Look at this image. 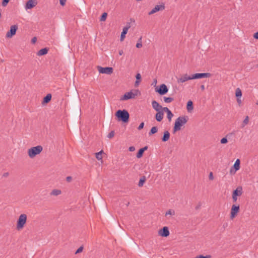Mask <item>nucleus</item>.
Returning <instances> with one entry per match:
<instances>
[{"mask_svg": "<svg viewBox=\"0 0 258 258\" xmlns=\"http://www.w3.org/2000/svg\"><path fill=\"white\" fill-rule=\"evenodd\" d=\"M138 42H142V37H140V38L139 39V40H138Z\"/></svg>", "mask_w": 258, "mask_h": 258, "instance_id": "bf43d9fd", "label": "nucleus"}, {"mask_svg": "<svg viewBox=\"0 0 258 258\" xmlns=\"http://www.w3.org/2000/svg\"><path fill=\"white\" fill-rule=\"evenodd\" d=\"M10 0H3L2 5L3 7H6L7 6L8 4L9 3Z\"/></svg>", "mask_w": 258, "mask_h": 258, "instance_id": "4c0bfd02", "label": "nucleus"}, {"mask_svg": "<svg viewBox=\"0 0 258 258\" xmlns=\"http://www.w3.org/2000/svg\"><path fill=\"white\" fill-rule=\"evenodd\" d=\"M140 83V81H136L135 83V87H137L139 86V83Z\"/></svg>", "mask_w": 258, "mask_h": 258, "instance_id": "603ef678", "label": "nucleus"}, {"mask_svg": "<svg viewBox=\"0 0 258 258\" xmlns=\"http://www.w3.org/2000/svg\"><path fill=\"white\" fill-rule=\"evenodd\" d=\"M147 149H148V147L147 146H145V147H144L139 149V150L138 151V153L137 154L136 157L138 158H141L143 156V155L144 152L146 150H147Z\"/></svg>", "mask_w": 258, "mask_h": 258, "instance_id": "aec40b11", "label": "nucleus"}, {"mask_svg": "<svg viewBox=\"0 0 258 258\" xmlns=\"http://www.w3.org/2000/svg\"><path fill=\"white\" fill-rule=\"evenodd\" d=\"M186 108L188 111H190L194 109L193 102L191 100H189L186 105Z\"/></svg>", "mask_w": 258, "mask_h": 258, "instance_id": "b1692460", "label": "nucleus"}, {"mask_svg": "<svg viewBox=\"0 0 258 258\" xmlns=\"http://www.w3.org/2000/svg\"><path fill=\"white\" fill-rule=\"evenodd\" d=\"M170 133L166 131L164 132L163 136L161 138V140L163 142H167L170 138Z\"/></svg>", "mask_w": 258, "mask_h": 258, "instance_id": "412c9836", "label": "nucleus"}, {"mask_svg": "<svg viewBox=\"0 0 258 258\" xmlns=\"http://www.w3.org/2000/svg\"><path fill=\"white\" fill-rule=\"evenodd\" d=\"M240 160L239 159H237L236 161L235 162L233 166L230 169V173H232L233 171V168L234 169V171L233 172V174H235L236 171L240 169Z\"/></svg>", "mask_w": 258, "mask_h": 258, "instance_id": "4468645a", "label": "nucleus"}, {"mask_svg": "<svg viewBox=\"0 0 258 258\" xmlns=\"http://www.w3.org/2000/svg\"><path fill=\"white\" fill-rule=\"evenodd\" d=\"M239 210L240 208L239 205H232L230 212V218L231 219H233L237 216L238 213L239 212Z\"/></svg>", "mask_w": 258, "mask_h": 258, "instance_id": "1a4fd4ad", "label": "nucleus"}, {"mask_svg": "<svg viewBox=\"0 0 258 258\" xmlns=\"http://www.w3.org/2000/svg\"><path fill=\"white\" fill-rule=\"evenodd\" d=\"M192 80V75L188 76L187 74L184 75L182 77L177 80L178 83H183L188 80Z\"/></svg>", "mask_w": 258, "mask_h": 258, "instance_id": "dca6fc26", "label": "nucleus"}, {"mask_svg": "<svg viewBox=\"0 0 258 258\" xmlns=\"http://www.w3.org/2000/svg\"><path fill=\"white\" fill-rule=\"evenodd\" d=\"M136 78L137 81H141L142 77L140 73H138L136 76Z\"/></svg>", "mask_w": 258, "mask_h": 258, "instance_id": "58836bf2", "label": "nucleus"}, {"mask_svg": "<svg viewBox=\"0 0 258 258\" xmlns=\"http://www.w3.org/2000/svg\"><path fill=\"white\" fill-rule=\"evenodd\" d=\"M124 202H125V205H126V207H128L130 205V202L129 201H127L125 200H124Z\"/></svg>", "mask_w": 258, "mask_h": 258, "instance_id": "3c124183", "label": "nucleus"}, {"mask_svg": "<svg viewBox=\"0 0 258 258\" xmlns=\"http://www.w3.org/2000/svg\"><path fill=\"white\" fill-rule=\"evenodd\" d=\"M249 121V117L248 116H246L244 120L243 121L242 124V127H244L245 125H246Z\"/></svg>", "mask_w": 258, "mask_h": 258, "instance_id": "2f4dec72", "label": "nucleus"}, {"mask_svg": "<svg viewBox=\"0 0 258 258\" xmlns=\"http://www.w3.org/2000/svg\"><path fill=\"white\" fill-rule=\"evenodd\" d=\"M173 116V114L172 113L171 111H169V112H168L167 113V117L169 121L171 120L172 117Z\"/></svg>", "mask_w": 258, "mask_h": 258, "instance_id": "473e14b6", "label": "nucleus"}, {"mask_svg": "<svg viewBox=\"0 0 258 258\" xmlns=\"http://www.w3.org/2000/svg\"><path fill=\"white\" fill-rule=\"evenodd\" d=\"M135 150V147L134 146H131L129 148V151L131 152H133Z\"/></svg>", "mask_w": 258, "mask_h": 258, "instance_id": "09e8293b", "label": "nucleus"}, {"mask_svg": "<svg viewBox=\"0 0 258 258\" xmlns=\"http://www.w3.org/2000/svg\"><path fill=\"white\" fill-rule=\"evenodd\" d=\"M66 180L67 182H70L72 180V177L70 176L67 177Z\"/></svg>", "mask_w": 258, "mask_h": 258, "instance_id": "c03bdc74", "label": "nucleus"}, {"mask_svg": "<svg viewBox=\"0 0 258 258\" xmlns=\"http://www.w3.org/2000/svg\"><path fill=\"white\" fill-rule=\"evenodd\" d=\"M102 153H103V150H101L100 152H97L96 153V158L97 160H100L102 159Z\"/></svg>", "mask_w": 258, "mask_h": 258, "instance_id": "c85d7f7f", "label": "nucleus"}, {"mask_svg": "<svg viewBox=\"0 0 258 258\" xmlns=\"http://www.w3.org/2000/svg\"><path fill=\"white\" fill-rule=\"evenodd\" d=\"M146 180V178L145 176H143L139 180V182L138 183V186L139 187H142L143 186L144 183L145 182Z\"/></svg>", "mask_w": 258, "mask_h": 258, "instance_id": "393cba45", "label": "nucleus"}, {"mask_svg": "<svg viewBox=\"0 0 258 258\" xmlns=\"http://www.w3.org/2000/svg\"><path fill=\"white\" fill-rule=\"evenodd\" d=\"M161 111H162L163 112L165 111V112H166L167 113L168 112H169V111H171V110H169V108L167 107H162V108H161Z\"/></svg>", "mask_w": 258, "mask_h": 258, "instance_id": "ea45409f", "label": "nucleus"}, {"mask_svg": "<svg viewBox=\"0 0 258 258\" xmlns=\"http://www.w3.org/2000/svg\"><path fill=\"white\" fill-rule=\"evenodd\" d=\"M142 47V42H138L137 44H136V47L137 48H140L141 47Z\"/></svg>", "mask_w": 258, "mask_h": 258, "instance_id": "37998d69", "label": "nucleus"}, {"mask_svg": "<svg viewBox=\"0 0 258 258\" xmlns=\"http://www.w3.org/2000/svg\"><path fill=\"white\" fill-rule=\"evenodd\" d=\"M242 194V188L241 186H238L236 189L233 191L232 194L234 195V196H240Z\"/></svg>", "mask_w": 258, "mask_h": 258, "instance_id": "a211bd4d", "label": "nucleus"}, {"mask_svg": "<svg viewBox=\"0 0 258 258\" xmlns=\"http://www.w3.org/2000/svg\"><path fill=\"white\" fill-rule=\"evenodd\" d=\"M163 98L165 102L167 103L171 102L174 100L173 98L172 97H164Z\"/></svg>", "mask_w": 258, "mask_h": 258, "instance_id": "7c9ffc66", "label": "nucleus"}, {"mask_svg": "<svg viewBox=\"0 0 258 258\" xmlns=\"http://www.w3.org/2000/svg\"><path fill=\"white\" fill-rule=\"evenodd\" d=\"M158 233L159 235L165 237L169 236L170 234L168 228L166 226H165L160 229Z\"/></svg>", "mask_w": 258, "mask_h": 258, "instance_id": "f8f14e48", "label": "nucleus"}, {"mask_svg": "<svg viewBox=\"0 0 258 258\" xmlns=\"http://www.w3.org/2000/svg\"><path fill=\"white\" fill-rule=\"evenodd\" d=\"M107 13H105V12L103 13L102 14V15L100 18V21H105L107 18Z\"/></svg>", "mask_w": 258, "mask_h": 258, "instance_id": "c756f323", "label": "nucleus"}, {"mask_svg": "<svg viewBox=\"0 0 258 258\" xmlns=\"http://www.w3.org/2000/svg\"><path fill=\"white\" fill-rule=\"evenodd\" d=\"M114 136V132L113 131H111L108 135H107V137L109 139L113 138Z\"/></svg>", "mask_w": 258, "mask_h": 258, "instance_id": "e433bc0d", "label": "nucleus"}, {"mask_svg": "<svg viewBox=\"0 0 258 258\" xmlns=\"http://www.w3.org/2000/svg\"><path fill=\"white\" fill-rule=\"evenodd\" d=\"M165 9V4L162 3L161 5H156L155 7L149 13V15H151L159 11H163Z\"/></svg>", "mask_w": 258, "mask_h": 258, "instance_id": "9d476101", "label": "nucleus"}, {"mask_svg": "<svg viewBox=\"0 0 258 258\" xmlns=\"http://www.w3.org/2000/svg\"><path fill=\"white\" fill-rule=\"evenodd\" d=\"M254 38L258 39V32L255 33L253 35Z\"/></svg>", "mask_w": 258, "mask_h": 258, "instance_id": "8fccbe9b", "label": "nucleus"}, {"mask_svg": "<svg viewBox=\"0 0 258 258\" xmlns=\"http://www.w3.org/2000/svg\"><path fill=\"white\" fill-rule=\"evenodd\" d=\"M209 178L210 180H213L214 179V176L212 172H211L209 174Z\"/></svg>", "mask_w": 258, "mask_h": 258, "instance_id": "a18cd8bd", "label": "nucleus"}, {"mask_svg": "<svg viewBox=\"0 0 258 258\" xmlns=\"http://www.w3.org/2000/svg\"><path fill=\"white\" fill-rule=\"evenodd\" d=\"M84 249L83 246H81L75 252V254L79 253L81 252H82L83 250Z\"/></svg>", "mask_w": 258, "mask_h": 258, "instance_id": "c9c22d12", "label": "nucleus"}, {"mask_svg": "<svg viewBox=\"0 0 258 258\" xmlns=\"http://www.w3.org/2000/svg\"><path fill=\"white\" fill-rule=\"evenodd\" d=\"M27 215L25 214H21L17 222V229L20 230L22 229L27 222Z\"/></svg>", "mask_w": 258, "mask_h": 258, "instance_id": "20e7f679", "label": "nucleus"}, {"mask_svg": "<svg viewBox=\"0 0 258 258\" xmlns=\"http://www.w3.org/2000/svg\"><path fill=\"white\" fill-rule=\"evenodd\" d=\"M9 175V174L8 172H6V173H4L3 176L6 177L8 176Z\"/></svg>", "mask_w": 258, "mask_h": 258, "instance_id": "6e6d98bb", "label": "nucleus"}, {"mask_svg": "<svg viewBox=\"0 0 258 258\" xmlns=\"http://www.w3.org/2000/svg\"><path fill=\"white\" fill-rule=\"evenodd\" d=\"M48 50L49 49L47 47L42 48L37 52V55L38 56H42L45 55L48 53Z\"/></svg>", "mask_w": 258, "mask_h": 258, "instance_id": "5701e85b", "label": "nucleus"}, {"mask_svg": "<svg viewBox=\"0 0 258 258\" xmlns=\"http://www.w3.org/2000/svg\"><path fill=\"white\" fill-rule=\"evenodd\" d=\"M115 116L116 117L117 120L119 121L127 123L129 121L130 114L125 109L118 110L115 112Z\"/></svg>", "mask_w": 258, "mask_h": 258, "instance_id": "f257e3e1", "label": "nucleus"}, {"mask_svg": "<svg viewBox=\"0 0 258 258\" xmlns=\"http://www.w3.org/2000/svg\"><path fill=\"white\" fill-rule=\"evenodd\" d=\"M232 199L234 202H236L237 200V196H234V195L232 194Z\"/></svg>", "mask_w": 258, "mask_h": 258, "instance_id": "de8ad7c7", "label": "nucleus"}, {"mask_svg": "<svg viewBox=\"0 0 258 258\" xmlns=\"http://www.w3.org/2000/svg\"><path fill=\"white\" fill-rule=\"evenodd\" d=\"M18 29V26L14 25L11 26L10 30L7 33L6 36L8 38H11L16 34V31Z\"/></svg>", "mask_w": 258, "mask_h": 258, "instance_id": "9b49d317", "label": "nucleus"}, {"mask_svg": "<svg viewBox=\"0 0 258 258\" xmlns=\"http://www.w3.org/2000/svg\"><path fill=\"white\" fill-rule=\"evenodd\" d=\"M52 96L51 94H47L43 99L42 104H45L49 102L51 99Z\"/></svg>", "mask_w": 258, "mask_h": 258, "instance_id": "4be33fe9", "label": "nucleus"}, {"mask_svg": "<svg viewBox=\"0 0 258 258\" xmlns=\"http://www.w3.org/2000/svg\"><path fill=\"white\" fill-rule=\"evenodd\" d=\"M43 148L41 146L38 145L30 148L28 151V154L30 158H33L37 155L39 154L42 151Z\"/></svg>", "mask_w": 258, "mask_h": 258, "instance_id": "7ed1b4c3", "label": "nucleus"}, {"mask_svg": "<svg viewBox=\"0 0 258 258\" xmlns=\"http://www.w3.org/2000/svg\"><path fill=\"white\" fill-rule=\"evenodd\" d=\"M152 107L156 111H161V108H162V106L159 104L158 102H157L156 100H153L152 102Z\"/></svg>", "mask_w": 258, "mask_h": 258, "instance_id": "f3484780", "label": "nucleus"}, {"mask_svg": "<svg viewBox=\"0 0 258 258\" xmlns=\"http://www.w3.org/2000/svg\"><path fill=\"white\" fill-rule=\"evenodd\" d=\"M211 76V74L209 73H196L192 75V79H199L205 78H209Z\"/></svg>", "mask_w": 258, "mask_h": 258, "instance_id": "0eeeda50", "label": "nucleus"}, {"mask_svg": "<svg viewBox=\"0 0 258 258\" xmlns=\"http://www.w3.org/2000/svg\"><path fill=\"white\" fill-rule=\"evenodd\" d=\"M97 70L100 74H105L110 75L113 73V69L112 67H102L97 66Z\"/></svg>", "mask_w": 258, "mask_h": 258, "instance_id": "423d86ee", "label": "nucleus"}, {"mask_svg": "<svg viewBox=\"0 0 258 258\" xmlns=\"http://www.w3.org/2000/svg\"><path fill=\"white\" fill-rule=\"evenodd\" d=\"M37 2L36 0H28L25 5V9L26 10L31 9L36 6Z\"/></svg>", "mask_w": 258, "mask_h": 258, "instance_id": "ddd939ff", "label": "nucleus"}, {"mask_svg": "<svg viewBox=\"0 0 258 258\" xmlns=\"http://www.w3.org/2000/svg\"><path fill=\"white\" fill-rule=\"evenodd\" d=\"M140 93L139 90H135L134 92L131 91L125 93L121 97L120 100H127L130 99L134 98L138 94Z\"/></svg>", "mask_w": 258, "mask_h": 258, "instance_id": "39448f33", "label": "nucleus"}, {"mask_svg": "<svg viewBox=\"0 0 258 258\" xmlns=\"http://www.w3.org/2000/svg\"><path fill=\"white\" fill-rule=\"evenodd\" d=\"M175 214V212L174 210L170 209L168 210L165 213V216L167 215H174Z\"/></svg>", "mask_w": 258, "mask_h": 258, "instance_id": "72a5a7b5", "label": "nucleus"}, {"mask_svg": "<svg viewBox=\"0 0 258 258\" xmlns=\"http://www.w3.org/2000/svg\"><path fill=\"white\" fill-rule=\"evenodd\" d=\"M237 101L238 103L240 105L241 103V100L240 99V98H237Z\"/></svg>", "mask_w": 258, "mask_h": 258, "instance_id": "5fc2aeb1", "label": "nucleus"}, {"mask_svg": "<svg viewBox=\"0 0 258 258\" xmlns=\"http://www.w3.org/2000/svg\"><path fill=\"white\" fill-rule=\"evenodd\" d=\"M158 132V127L157 126H153L150 130L149 135V136H151Z\"/></svg>", "mask_w": 258, "mask_h": 258, "instance_id": "a878e982", "label": "nucleus"}, {"mask_svg": "<svg viewBox=\"0 0 258 258\" xmlns=\"http://www.w3.org/2000/svg\"><path fill=\"white\" fill-rule=\"evenodd\" d=\"M61 193V191L59 189H53L50 193L51 195L52 196H58Z\"/></svg>", "mask_w": 258, "mask_h": 258, "instance_id": "bb28decb", "label": "nucleus"}, {"mask_svg": "<svg viewBox=\"0 0 258 258\" xmlns=\"http://www.w3.org/2000/svg\"><path fill=\"white\" fill-rule=\"evenodd\" d=\"M164 112L162 111H157L155 115V118L157 121L160 122L163 118Z\"/></svg>", "mask_w": 258, "mask_h": 258, "instance_id": "6ab92c4d", "label": "nucleus"}, {"mask_svg": "<svg viewBox=\"0 0 258 258\" xmlns=\"http://www.w3.org/2000/svg\"><path fill=\"white\" fill-rule=\"evenodd\" d=\"M188 121V117L186 116H182L178 117L175 121L173 127V133L180 131L182 126L185 124Z\"/></svg>", "mask_w": 258, "mask_h": 258, "instance_id": "f03ea898", "label": "nucleus"}, {"mask_svg": "<svg viewBox=\"0 0 258 258\" xmlns=\"http://www.w3.org/2000/svg\"><path fill=\"white\" fill-rule=\"evenodd\" d=\"M201 203H199V204L197 206H196L195 209L196 210H198V209H199L201 208Z\"/></svg>", "mask_w": 258, "mask_h": 258, "instance_id": "864d4df0", "label": "nucleus"}, {"mask_svg": "<svg viewBox=\"0 0 258 258\" xmlns=\"http://www.w3.org/2000/svg\"><path fill=\"white\" fill-rule=\"evenodd\" d=\"M155 89L156 92H158L160 95H165L168 91L167 86L164 84L160 85L159 88H156Z\"/></svg>", "mask_w": 258, "mask_h": 258, "instance_id": "6e6552de", "label": "nucleus"}, {"mask_svg": "<svg viewBox=\"0 0 258 258\" xmlns=\"http://www.w3.org/2000/svg\"><path fill=\"white\" fill-rule=\"evenodd\" d=\"M144 126V122H142L140 124L139 126L138 127V129L139 130H141L143 128Z\"/></svg>", "mask_w": 258, "mask_h": 258, "instance_id": "a19ab883", "label": "nucleus"}, {"mask_svg": "<svg viewBox=\"0 0 258 258\" xmlns=\"http://www.w3.org/2000/svg\"><path fill=\"white\" fill-rule=\"evenodd\" d=\"M235 95L237 98H241L242 96V92L240 88H237L235 91Z\"/></svg>", "mask_w": 258, "mask_h": 258, "instance_id": "cd10ccee", "label": "nucleus"}, {"mask_svg": "<svg viewBox=\"0 0 258 258\" xmlns=\"http://www.w3.org/2000/svg\"><path fill=\"white\" fill-rule=\"evenodd\" d=\"M220 143L221 144H224L228 143V140L226 137L223 138L220 140Z\"/></svg>", "mask_w": 258, "mask_h": 258, "instance_id": "f704fd0d", "label": "nucleus"}, {"mask_svg": "<svg viewBox=\"0 0 258 258\" xmlns=\"http://www.w3.org/2000/svg\"><path fill=\"white\" fill-rule=\"evenodd\" d=\"M131 27L130 23H128L125 27L123 28L122 31L120 35V41H122L124 40L125 35L127 33L128 29Z\"/></svg>", "mask_w": 258, "mask_h": 258, "instance_id": "2eb2a0df", "label": "nucleus"}, {"mask_svg": "<svg viewBox=\"0 0 258 258\" xmlns=\"http://www.w3.org/2000/svg\"><path fill=\"white\" fill-rule=\"evenodd\" d=\"M67 0H59L60 5L62 6H64L66 4Z\"/></svg>", "mask_w": 258, "mask_h": 258, "instance_id": "79ce46f5", "label": "nucleus"}, {"mask_svg": "<svg viewBox=\"0 0 258 258\" xmlns=\"http://www.w3.org/2000/svg\"><path fill=\"white\" fill-rule=\"evenodd\" d=\"M2 17V14H1V12L0 11V18H1Z\"/></svg>", "mask_w": 258, "mask_h": 258, "instance_id": "052dcab7", "label": "nucleus"}, {"mask_svg": "<svg viewBox=\"0 0 258 258\" xmlns=\"http://www.w3.org/2000/svg\"><path fill=\"white\" fill-rule=\"evenodd\" d=\"M201 89L202 91H204L205 90V86L204 85H202L201 86Z\"/></svg>", "mask_w": 258, "mask_h": 258, "instance_id": "4d7b16f0", "label": "nucleus"}, {"mask_svg": "<svg viewBox=\"0 0 258 258\" xmlns=\"http://www.w3.org/2000/svg\"><path fill=\"white\" fill-rule=\"evenodd\" d=\"M123 50H120L119 51V54L120 55H121L123 54Z\"/></svg>", "mask_w": 258, "mask_h": 258, "instance_id": "13d9d810", "label": "nucleus"}, {"mask_svg": "<svg viewBox=\"0 0 258 258\" xmlns=\"http://www.w3.org/2000/svg\"><path fill=\"white\" fill-rule=\"evenodd\" d=\"M37 41V38L36 37H34L32 39H31V43L32 44H34L36 43Z\"/></svg>", "mask_w": 258, "mask_h": 258, "instance_id": "49530a36", "label": "nucleus"}]
</instances>
